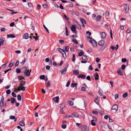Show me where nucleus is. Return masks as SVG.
Returning <instances> with one entry per match:
<instances>
[{"label": "nucleus", "instance_id": "f257e3e1", "mask_svg": "<svg viewBox=\"0 0 131 131\" xmlns=\"http://www.w3.org/2000/svg\"><path fill=\"white\" fill-rule=\"evenodd\" d=\"M58 51L62 54L64 58L66 57V53L64 51L60 48H58Z\"/></svg>", "mask_w": 131, "mask_h": 131}, {"label": "nucleus", "instance_id": "f03ea898", "mask_svg": "<svg viewBox=\"0 0 131 131\" xmlns=\"http://www.w3.org/2000/svg\"><path fill=\"white\" fill-rule=\"evenodd\" d=\"M81 129L82 131H89L87 127L85 125H83L81 126Z\"/></svg>", "mask_w": 131, "mask_h": 131}, {"label": "nucleus", "instance_id": "7ed1b4c3", "mask_svg": "<svg viewBox=\"0 0 131 131\" xmlns=\"http://www.w3.org/2000/svg\"><path fill=\"white\" fill-rule=\"evenodd\" d=\"M124 5V9L125 10L126 13H127L129 11V7L127 6V4H125Z\"/></svg>", "mask_w": 131, "mask_h": 131}, {"label": "nucleus", "instance_id": "20e7f679", "mask_svg": "<svg viewBox=\"0 0 131 131\" xmlns=\"http://www.w3.org/2000/svg\"><path fill=\"white\" fill-rule=\"evenodd\" d=\"M92 39V42L91 43L92 44L93 47H96L97 45V43L96 41L93 39Z\"/></svg>", "mask_w": 131, "mask_h": 131}, {"label": "nucleus", "instance_id": "39448f33", "mask_svg": "<svg viewBox=\"0 0 131 131\" xmlns=\"http://www.w3.org/2000/svg\"><path fill=\"white\" fill-rule=\"evenodd\" d=\"M27 68L26 67H23V68H21V73H24L27 70Z\"/></svg>", "mask_w": 131, "mask_h": 131}, {"label": "nucleus", "instance_id": "423d86ee", "mask_svg": "<svg viewBox=\"0 0 131 131\" xmlns=\"http://www.w3.org/2000/svg\"><path fill=\"white\" fill-rule=\"evenodd\" d=\"M30 71H29V70H27L24 73L27 76H29L30 75V72H31V69L30 70Z\"/></svg>", "mask_w": 131, "mask_h": 131}, {"label": "nucleus", "instance_id": "0eeeda50", "mask_svg": "<svg viewBox=\"0 0 131 131\" xmlns=\"http://www.w3.org/2000/svg\"><path fill=\"white\" fill-rule=\"evenodd\" d=\"M79 114L76 112H74L72 113V117H78L79 116Z\"/></svg>", "mask_w": 131, "mask_h": 131}, {"label": "nucleus", "instance_id": "6e6552de", "mask_svg": "<svg viewBox=\"0 0 131 131\" xmlns=\"http://www.w3.org/2000/svg\"><path fill=\"white\" fill-rule=\"evenodd\" d=\"M118 108V106L116 104H115L113 106L112 109V110H115L116 111H117Z\"/></svg>", "mask_w": 131, "mask_h": 131}, {"label": "nucleus", "instance_id": "1a4fd4ad", "mask_svg": "<svg viewBox=\"0 0 131 131\" xmlns=\"http://www.w3.org/2000/svg\"><path fill=\"white\" fill-rule=\"evenodd\" d=\"M66 71V68L64 67L61 70V73L62 74H64Z\"/></svg>", "mask_w": 131, "mask_h": 131}, {"label": "nucleus", "instance_id": "9d476101", "mask_svg": "<svg viewBox=\"0 0 131 131\" xmlns=\"http://www.w3.org/2000/svg\"><path fill=\"white\" fill-rule=\"evenodd\" d=\"M59 97L58 96H56L54 98H53L52 100L54 101L55 102L58 103L59 102Z\"/></svg>", "mask_w": 131, "mask_h": 131}, {"label": "nucleus", "instance_id": "9b49d317", "mask_svg": "<svg viewBox=\"0 0 131 131\" xmlns=\"http://www.w3.org/2000/svg\"><path fill=\"white\" fill-rule=\"evenodd\" d=\"M79 78H81L82 79H84L85 78V76L82 74H80L78 76Z\"/></svg>", "mask_w": 131, "mask_h": 131}, {"label": "nucleus", "instance_id": "f8f14e48", "mask_svg": "<svg viewBox=\"0 0 131 131\" xmlns=\"http://www.w3.org/2000/svg\"><path fill=\"white\" fill-rule=\"evenodd\" d=\"M104 43V41L103 40H101L99 42V44L100 46H103Z\"/></svg>", "mask_w": 131, "mask_h": 131}, {"label": "nucleus", "instance_id": "ddd939ff", "mask_svg": "<svg viewBox=\"0 0 131 131\" xmlns=\"http://www.w3.org/2000/svg\"><path fill=\"white\" fill-rule=\"evenodd\" d=\"M29 37L28 35V34L26 33L24 34L23 36V38L25 39H28Z\"/></svg>", "mask_w": 131, "mask_h": 131}, {"label": "nucleus", "instance_id": "4468645a", "mask_svg": "<svg viewBox=\"0 0 131 131\" xmlns=\"http://www.w3.org/2000/svg\"><path fill=\"white\" fill-rule=\"evenodd\" d=\"M79 70L77 69H75L73 71V74L76 75H77L79 74Z\"/></svg>", "mask_w": 131, "mask_h": 131}, {"label": "nucleus", "instance_id": "2eb2a0df", "mask_svg": "<svg viewBox=\"0 0 131 131\" xmlns=\"http://www.w3.org/2000/svg\"><path fill=\"white\" fill-rule=\"evenodd\" d=\"M25 83V82L23 81H21L20 82L19 84V87H22L24 86Z\"/></svg>", "mask_w": 131, "mask_h": 131}, {"label": "nucleus", "instance_id": "dca6fc26", "mask_svg": "<svg viewBox=\"0 0 131 131\" xmlns=\"http://www.w3.org/2000/svg\"><path fill=\"white\" fill-rule=\"evenodd\" d=\"M5 41V39L4 37H2L0 39V43L2 45L3 44V42Z\"/></svg>", "mask_w": 131, "mask_h": 131}, {"label": "nucleus", "instance_id": "f3484780", "mask_svg": "<svg viewBox=\"0 0 131 131\" xmlns=\"http://www.w3.org/2000/svg\"><path fill=\"white\" fill-rule=\"evenodd\" d=\"M117 74L120 75L122 76L123 75L122 71L119 69L117 71Z\"/></svg>", "mask_w": 131, "mask_h": 131}, {"label": "nucleus", "instance_id": "a211bd4d", "mask_svg": "<svg viewBox=\"0 0 131 131\" xmlns=\"http://www.w3.org/2000/svg\"><path fill=\"white\" fill-rule=\"evenodd\" d=\"M87 40L90 43L92 42V38H91L90 37L88 36L87 38Z\"/></svg>", "mask_w": 131, "mask_h": 131}, {"label": "nucleus", "instance_id": "6ab92c4d", "mask_svg": "<svg viewBox=\"0 0 131 131\" xmlns=\"http://www.w3.org/2000/svg\"><path fill=\"white\" fill-rule=\"evenodd\" d=\"M76 27L74 25H72V26L71 28V30L73 32H75L76 29Z\"/></svg>", "mask_w": 131, "mask_h": 131}, {"label": "nucleus", "instance_id": "aec40b11", "mask_svg": "<svg viewBox=\"0 0 131 131\" xmlns=\"http://www.w3.org/2000/svg\"><path fill=\"white\" fill-rule=\"evenodd\" d=\"M15 37V36L13 34H7V37L8 38H9L10 37L14 38Z\"/></svg>", "mask_w": 131, "mask_h": 131}, {"label": "nucleus", "instance_id": "412c9836", "mask_svg": "<svg viewBox=\"0 0 131 131\" xmlns=\"http://www.w3.org/2000/svg\"><path fill=\"white\" fill-rule=\"evenodd\" d=\"M94 76L95 80H98L99 79L98 77L99 76L97 73H96L94 74Z\"/></svg>", "mask_w": 131, "mask_h": 131}, {"label": "nucleus", "instance_id": "4be33fe9", "mask_svg": "<svg viewBox=\"0 0 131 131\" xmlns=\"http://www.w3.org/2000/svg\"><path fill=\"white\" fill-rule=\"evenodd\" d=\"M101 38H104L106 36V35L104 32H102L101 33Z\"/></svg>", "mask_w": 131, "mask_h": 131}, {"label": "nucleus", "instance_id": "5701e85b", "mask_svg": "<svg viewBox=\"0 0 131 131\" xmlns=\"http://www.w3.org/2000/svg\"><path fill=\"white\" fill-rule=\"evenodd\" d=\"M97 110H93L92 112V113L95 114V116L97 115L98 114V112Z\"/></svg>", "mask_w": 131, "mask_h": 131}, {"label": "nucleus", "instance_id": "b1692460", "mask_svg": "<svg viewBox=\"0 0 131 131\" xmlns=\"http://www.w3.org/2000/svg\"><path fill=\"white\" fill-rule=\"evenodd\" d=\"M82 58L83 60L85 61H86L88 59L87 57L85 55H83L82 57Z\"/></svg>", "mask_w": 131, "mask_h": 131}, {"label": "nucleus", "instance_id": "393cba45", "mask_svg": "<svg viewBox=\"0 0 131 131\" xmlns=\"http://www.w3.org/2000/svg\"><path fill=\"white\" fill-rule=\"evenodd\" d=\"M99 95L101 96H102L103 95V92L101 90L99 89Z\"/></svg>", "mask_w": 131, "mask_h": 131}, {"label": "nucleus", "instance_id": "a878e982", "mask_svg": "<svg viewBox=\"0 0 131 131\" xmlns=\"http://www.w3.org/2000/svg\"><path fill=\"white\" fill-rule=\"evenodd\" d=\"M101 18V16L99 15L97 16L96 17V20L97 21H99L100 20V19Z\"/></svg>", "mask_w": 131, "mask_h": 131}, {"label": "nucleus", "instance_id": "bb28decb", "mask_svg": "<svg viewBox=\"0 0 131 131\" xmlns=\"http://www.w3.org/2000/svg\"><path fill=\"white\" fill-rule=\"evenodd\" d=\"M11 100V102L12 104H14V103L16 102V100L14 98H12L10 99Z\"/></svg>", "mask_w": 131, "mask_h": 131}, {"label": "nucleus", "instance_id": "cd10ccee", "mask_svg": "<svg viewBox=\"0 0 131 131\" xmlns=\"http://www.w3.org/2000/svg\"><path fill=\"white\" fill-rule=\"evenodd\" d=\"M19 125L21 126H25V124L24 123L22 122H19Z\"/></svg>", "mask_w": 131, "mask_h": 131}, {"label": "nucleus", "instance_id": "c85d7f7f", "mask_svg": "<svg viewBox=\"0 0 131 131\" xmlns=\"http://www.w3.org/2000/svg\"><path fill=\"white\" fill-rule=\"evenodd\" d=\"M94 102L95 103L97 104L99 103V100L98 97H97L94 100Z\"/></svg>", "mask_w": 131, "mask_h": 131}, {"label": "nucleus", "instance_id": "c756f323", "mask_svg": "<svg viewBox=\"0 0 131 131\" xmlns=\"http://www.w3.org/2000/svg\"><path fill=\"white\" fill-rule=\"evenodd\" d=\"M4 105V102L3 101H1L0 102V106L2 108Z\"/></svg>", "mask_w": 131, "mask_h": 131}, {"label": "nucleus", "instance_id": "7c9ffc66", "mask_svg": "<svg viewBox=\"0 0 131 131\" xmlns=\"http://www.w3.org/2000/svg\"><path fill=\"white\" fill-rule=\"evenodd\" d=\"M69 35V32L68 31L67 27H66V35L67 36H68Z\"/></svg>", "mask_w": 131, "mask_h": 131}, {"label": "nucleus", "instance_id": "2f4dec72", "mask_svg": "<svg viewBox=\"0 0 131 131\" xmlns=\"http://www.w3.org/2000/svg\"><path fill=\"white\" fill-rule=\"evenodd\" d=\"M17 99L19 101H20L21 100V96L20 94H18L17 96Z\"/></svg>", "mask_w": 131, "mask_h": 131}, {"label": "nucleus", "instance_id": "473e14b6", "mask_svg": "<svg viewBox=\"0 0 131 131\" xmlns=\"http://www.w3.org/2000/svg\"><path fill=\"white\" fill-rule=\"evenodd\" d=\"M77 83H72L71 85V86H72L73 88H74V86L76 87V88H77Z\"/></svg>", "mask_w": 131, "mask_h": 131}, {"label": "nucleus", "instance_id": "72a5a7b5", "mask_svg": "<svg viewBox=\"0 0 131 131\" xmlns=\"http://www.w3.org/2000/svg\"><path fill=\"white\" fill-rule=\"evenodd\" d=\"M128 96L127 93H125L123 95V97L124 98H126Z\"/></svg>", "mask_w": 131, "mask_h": 131}, {"label": "nucleus", "instance_id": "f704fd0d", "mask_svg": "<svg viewBox=\"0 0 131 131\" xmlns=\"http://www.w3.org/2000/svg\"><path fill=\"white\" fill-rule=\"evenodd\" d=\"M72 41L73 42H74L76 44H78V42H77V40L75 39H73L72 40Z\"/></svg>", "mask_w": 131, "mask_h": 131}, {"label": "nucleus", "instance_id": "c9c22d12", "mask_svg": "<svg viewBox=\"0 0 131 131\" xmlns=\"http://www.w3.org/2000/svg\"><path fill=\"white\" fill-rule=\"evenodd\" d=\"M68 102L69 104L70 105H73V103L70 101H68Z\"/></svg>", "mask_w": 131, "mask_h": 131}, {"label": "nucleus", "instance_id": "e433bc0d", "mask_svg": "<svg viewBox=\"0 0 131 131\" xmlns=\"http://www.w3.org/2000/svg\"><path fill=\"white\" fill-rule=\"evenodd\" d=\"M42 6L45 8H47L48 7V5L46 4H45L43 5H42Z\"/></svg>", "mask_w": 131, "mask_h": 131}, {"label": "nucleus", "instance_id": "4c0bfd02", "mask_svg": "<svg viewBox=\"0 0 131 131\" xmlns=\"http://www.w3.org/2000/svg\"><path fill=\"white\" fill-rule=\"evenodd\" d=\"M83 54L84 52L83 51H81L79 53L78 55L79 56H81L83 55Z\"/></svg>", "mask_w": 131, "mask_h": 131}, {"label": "nucleus", "instance_id": "58836bf2", "mask_svg": "<svg viewBox=\"0 0 131 131\" xmlns=\"http://www.w3.org/2000/svg\"><path fill=\"white\" fill-rule=\"evenodd\" d=\"M45 78V76L44 75H42L40 76V79L44 80Z\"/></svg>", "mask_w": 131, "mask_h": 131}, {"label": "nucleus", "instance_id": "ea45409f", "mask_svg": "<svg viewBox=\"0 0 131 131\" xmlns=\"http://www.w3.org/2000/svg\"><path fill=\"white\" fill-rule=\"evenodd\" d=\"M9 118L10 119H14L15 118V116L11 115L10 116Z\"/></svg>", "mask_w": 131, "mask_h": 131}, {"label": "nucleus", "instance_id": "a19ab883", "mask_svg": "<svg viewBox=\"0 0 131 131\" xmlns=\"http://www.w3.org/2000/svg\"><path fill=\"white\" fill-rule=\"evenodd\" d=\"M93 120H92L91 121V123L92 126H95L96 125V124L95 123L93 122Z\"/></svg>", "mask_w": 131, "mask_h": 131}, {"label": "nucleus", "instance_id": "79ce46f5", "mask_svg": "<svg viewBox=\"0 0 131 131\" xmlns=\"http://www.w3.org/2000/svg\"><path fill=\"white\" fill-rule=\"evenodd\" d=\"M64 117L65 118H67L70 117H72V116H71L69 115H66Z\"/></svg>", "mask_w": 131, "mask_h": 131}, {"label": "nucleus", "instance_id": "37998d69", "mask_svg": "<svg viewBox=\"0 0 131 131\" xmlns=\"http://www.w3.org/2000/svg\"><path fill=\"white\" fill-rule=\"evenodd\" d=\"M62 127L63 129H65L66 127V125L65 124H63L62 125Z\"/></svg>", "mask_w": 131, "mask_h": 131}, {"label": "nucleus", "instance_id": "c03bdc74", "mask_svg": "<svg viewBox=\"0 0 131 131\" xmlns=\"http://www.w3.org/2000/svg\"><path fill=\"white\" fill-rule=\"evenodd\" d=\"M70 81L69 80L67 82V84L66 85V86L67 87H68L69 85L70 84Z\"/></svg>", "mask_w": 131, "mask_h": 131}, {"label": "nucleus", "instance_id": "a18cd8bd", "mask_svg": "<svg viewBox=\"0 0 131 131\" xmlns=\"http://www.w3.org/2000/svg\"><path fill=\"white\" fill-rule=\"evenodd\" d=\"M122 62H126L127 59L125 58H122Z\"/></svg>", "mask_w": 131, "mask_h": 131}, {"label": "nucleus", "instance_id": "49530a36", "mask_svg": "<svg viewBox=\"0 0 131 131\" xmlns=\"http://www.w3.org/2000/svg\"><path fill=\"white\" fill-rule=\"evenodd\" d=\"M16 72L17 73H19L21 72L20 69H17L16 70Z\"/></svg>", "mask_w": 131, "mask_h": 131}, {"label": "nucleus", "instance_id": "de8ad7c7", "mask_svg": "<svg viewBox=\"0 0 131 131\" xmlns=\"http://www.w3.org/2000/svg\"><path fill=\"white\" fill-rule=\"evenodd\" d=\"M118 97V94H116L115 95V100H117Z\"/></svg>", "mask_w": 131, "mask_h": 131}, {"label": "nucleus", "instance_id": "09e8293b", "mask_svg": "<svg viewBox=\"0 0 131 131\" xmlns=\"http://www.w3.org/2000/svg\"><path fill=\"white\" fill-rule=\"evenodd\" d=\"M43 26L44 27V28L46 30V31L47 32H48V33H49V32L48 30V29L45 26V25H43Z\"/></svg>", "mask_w": 131, "mask_h": 131}, {"label": "nucleus", "instance_id": "8fccbe9b", "mask_svg": "<svg viewBox=\"0 0 131 131\" xmlns=\"http://www.w3.org/2000/svg\"><path fill=\"white\" fill-rule=\"evenodd\" d=\"M6 63H5L2 65V66L1 67V68L2 69H4L6 67Z\"/></svg>", "mask_w": 131, "mask_h": 131}, {"label": "nucleus", "instance_id": "3c124183", "mask_svg": "<svg viewBox=\"0 0 131 131\" xmlns=\"http://www.w3.org/2000/svg\"><path fill=\"white\" fill-rule=\"evenodd\" d=\"M12 95L14 97H16V94L14 93V92H12Z\"/></svg>", "mask_w": 131, "mask_h": 131}, {"label": "nucleus", "instance_id": "603ef678", "mask_svg": "<svg viewBox=\"0 0 131 131\" xmlns=\"http://www.w3.org/2000/svg\"><path fill=\"white\" fill-rule=\"evenodd\" d=\"M19 80H21L22 79H24V77H22L21 76H20L19 77Z\"/></svg>", "mask_w": 131, "mask_h": 131}, {"label": "nucleus", "instance_id": "864d4df0", "mask_svg": "<svg viewBox=\"0 0 131 131\" xmlns=\"http://www.w3.org/2000/svg\"><path fill=\"white\" fill-rule=\"evenodd\" d=\"M10 92V90H8L6 91V93L7 94H9Z\"/></svg>", "mask_w": 131, "mask_h": 131}, {"label": "nucleus", "instance_id": "5fc2aeb1", "mask_svg": "<svg viewBox=\"0 0 131 131\" xmlns=\"http://www.w3.org/2000/svg\"><path fill=\"white\" fill-rule=\"evenodd\" d=\"M50 81H48V82L47 83V85H46V86L47 87H49L50 86Z\"/></svg>", "mask_w": 131, "mask_h": 131}, {"label": "nucleus", "instance_id": "6e6d98bb", "mask_svg": "<svg viewBox=\"0 0 131 131\" xmlns=\"http://www.w3.org/2000/svg\"><path fill=\"white\" fill-rule=\"evenodd\" d=\"M65 105L64 104H62L60 107L61 109H63L65 107Z\"/></svg>", "mask_w": 131, "mask_h": 131}, {"label": "nucleus", "instance_id": "4d7b16f0", "mask_svg": "<svg viewBox=\"0 0 131 131\" xmlns=\"http://www.w3.org/2000/svg\"><path fill=\"white\" fill-rule=\"evenodd\" d=\"M69 47L68 46H66L65 47V50L66 52H68L69 50Z\"/></svg>", "mask_w": 131, "mask_h": 131}, {"label": "nucleus", "instance_id": "13d9d810", "mask_svg": "<svg viewBox=\"0 0 131 131\" xmlns=\"http://www.w3.org/2000/svg\"><path fill=\"white\" fill-rule=\"evenodd\" d=\"M93 119V120H94V121L95 122H96L97 121V119L96 118L95 116H93L92 117Z\"/></svg>", "mask_w": 131, "mask_h": 131}, {"label": "nucleus", "instance_id": "bf43d9fd", "mask_svg": "<svg viewBox=\"0 0 131 131\" xmlns=\"http://www.w3.org/2000/svg\"><path fill=\"white\" fill-rule=\"evenodd\" d=\"M59 42L61 44H63L64 42V41L63 40H61L59 41Z\"/></svg>", "mask_w": 131, "mask_h": 131}, {"label": "nucleus", "instance_id": "052dcab7", "mask_svg": "<svg viewBox=\"0 0 131 131\" xmlns=\"http://www.w3.org/2000/svg\"><path fill=\"white\" fill-rule=\"evenodd\" d=\"M80 20L81 21V22H84L85 24H86V21L85 20H84L83 19L81 18Z\"/></svg>", "mask_w": 131, "mask_h": 131}, {"label": "nucleus", "instance_id": "680f3d73", "mask_svg": "<svg viewBox=\"0 0 131 131\" xmlns=\"http://www.w3.org/2000/svg\"><path fill=\"white\" fill-rule=\"evenodd\" d=\"M77 28L78 29L80 30L81 29V26L79 24H78V25L77 26Z\"/></svg>", "mask_w": 131, "mask_h": 131}, {"label": "nucleus", "instance_id": "e2e57ef3", "mask_svg": "<svg viewBox=\"0 0 131 131\" xmlns=\"http://www.w3.org/2000/svg\"><path fill=\"white\" fill-rule=\"evenodd\" d=\"M131 32V30L129 29H127V30L126 31V33H129L130 32Z\"/></svg>", "mask_w": 131, "mask_h": 131}, {"label": "nucleus", "instance_id": "0e129e2a", "mask_svg": "<svg viewBox=\"0 0 131 131\" xmlns=\"http://www.w3.org/2000/svg\"><path fill=\"white\" fill-rule=\"evenodd\" d=\"M106 15L107 16H108L109 14V13L108 11H106L105 13Z\"/></svg>", "mask_w": 131, "mask_h": 131}, {"label": "nucleus", "instance_id": "69168bd1", "mask_svg": "<svg viewBox=\"0 0 131 131\" xmlns=\"http://www.w3.org/2000/svg\"><path fill=\"white\" fill-rule=\"evenodd\" d=\"M89 70L91 71L92 70H93V68L92 67V65H90L89 67Z\"/></svg>", "mask_w": 131, "mask_h": 131}, {"label": "nucleus", "instance_id": "338daca9", "mask_svg": "<svg viewBox=\"0 0 131 131\" xmlns=\"http://www.w3.org/2000/svg\"><path fill=\"white\" fill-rule=\"evenodd\" d=\"M19 62L18 61H17L16 62L15 64V67L17 66L19 64Z\"/></svg>", "mask_w": 131, "mask_h": 131}, {"label": "nucleus", "instance_id": "774afa93", "mask_svg": "<svg viewBox=\"0 0 131 131\" xmlns=\"http://www.w3.org/2000/svg\"><path fill=\"white\" fill-rule=\"evenodd\" d=\"M13 65V64L12 63L10 62L8 66L9 68H11L12 67Z\"/></svg>", "mask_w": 131, "mask_h": 131}]
</instances>
